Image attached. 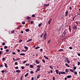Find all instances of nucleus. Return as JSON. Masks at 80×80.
I'll return each mask as SVG.
<instances>
[{"mask_svg":"<svg viewBox=\"0 0 80 80\" xmlns=\"http://www.w3.org/2000/svg\"><path fill=\"white\" fill-rule=\"evenodd\" d=\"M43 38L44 39H45L46 40H47V34L46 33L43 36Z\"/></svg>","mask_w":80,"mask_h":80,"instance_id":"f257e3e1","label":"nucleus"},{"mask_svg":"<svg viewBox=\"0 0 80 80\" xmlns=\"http://www.w3.org/2000/svg\"><path fill=\"white\" fill-rule=\"evenodd\" d=\"M52 19L51 18L50 19V20L48 22L49 25H50V22H52Z\"/></svg>","mask_w":80,"mask_h":80,"instance_id":"f03ea898","label":"nucleus"},{"mask_svg":"<svg viewBox=\"0 0 80 80\" xmlns=\"http://www.w3.org/2000/svg\"><path fill=\"white\" fill-rule=\"evenodd\" d=\"M73 28L74 30H77V27H76V26H73Z\"/></svg>","mask_w":80,"mask_h":80,"instance_id":"7ed1b4c3","label":"nucleus"},{"mask_svg":"<svg viewBox=\"0 0 80 80\" xmlns=\"http://www.w3.org/2000/svg\"><path fill=\"white\" fill-rule=\"evenodd\" d=\"M16 72H17V73H20V71L19 70H17L16 71Z\"/></svg>","mask_w":80,"mask_h":80,"instance_id":"20e7f679","label":"nucleus"},{"mask_svg":"<svg viewBox=\"0 0 80 80\" xmlns=\"http://www.w3.org/2000/svg\"><path fill=\"white\" fill-rule=\"evenodd\" d=\"M72 77V76L71 75H69V76H67V77L68 78H70V77Z\"/></svg>","mask_w":80,"mask_h":80,"instance_id":"39448f33","label":"nucleus"},{"mask_svg":"<svg viewBox=\"0 0 80 80\" xmlns=\"http://www.w3.org/2000/svg\"><path fill=\"white\" fill-rule=\"evenodd\" d=\"M65 71L67 73H68V72H69V70H68V69H66Z\"/></svg>","mask_w":80,"mask_h":80,"instance_id":"423d86ee","label":"nucleus"},{"mask_svg":"<svg viewBox=\"0 0 80 80\" xmlns=\"http://www.w3.org/2000/svg\"><path fill=\"white\" fill-rule=\"evenodd\" d=\"M31 19V18L30 17H28V18H27V20H30Z\"/></svg>","mask_w":80,"mask_h":80,"instance_id":"0eeeda50","label":"nucleus"},{"mask_svg":"<svg viewBox=\"0 0 80 80\" xmlns=\"http://www.w3.org/2000/svg\"><path fill=\"white\" fill-rule=\"evenodd\" d=\"M36 63H37V64H38L39 63V62H38V61L37 60H36Z\"/></svg>","mask_w":80,"mask_h":80,"instance_id":"6e6552de","label":"nucleus"},{"mask_svg":"<svg viewBox=\"0 0 80 80\" xmlns=\"http://www.w3.org/2000/svg\"><path fill=\"white\" fill-rule=\"evenodd\" d=\"M44 57L46 58V59H47V60H48V58L47 57L45 56H44Z\"/></svg>","mask_w":80,"mask_h":80,"instance_id":"1a4fd4ad","label":"nucleus"},{"mask_svg":"<svg viewBox=\"0 0 80 80\" xmlns=\"http://www.w3.org/2000/svg\"><path fill=\"white\" fill-rule=\"evenodd\" d=\"M20 55H22V56H23L25 55V53H21V54H20Z\"/></svg>","mask_w":80,"mask_h":80,"instance_id":"9d476101","label":"nucleus"},{"mask_svg":"<svg viewBox=\"0 0 80 80\" xmlns=\"http://www.w3.org/2000/svg\"><path fill=\"white\" fill-rule=\"evenodd\" d=\"M69 29L70 32H71V28H70V25L69 26Z\"/></svg>","mask_w":80,"mask_h":80,"instance_id":"9b49d317","label":"nucleus"},{"mask_svg":"<svg viewBox=\"0 0 80 80\" xmlns=\"http://www.w3.org/2000/svg\"><path fill=\"white\" fill-rule=\"evenodd\" d=\"M30 41H32V39H29L27 41V42H30Z\"/></svg>","mask_w":80,"mask_h":80,"instance_id":"f8f14e48","label":"nucleus"},{"mask_svg":"<svg viewBox=\"0 0 80 80\" xmlns=\"http://www.w3.org/2000/svg\"><path fill=\"white\" fill-rule=\"evenodd\" d=\"M77 17V16H75L73 18H72V20L73 21L74 20V19Z\"/></svg>","mask_w":80,"mask_h":80,"instance_id":"ddd939ff","label":"nucleus"},{"mask_svg":"<svg viewBox=\"0 0 80 80\" xmlns=\"http://www.w3.org/2000/svg\"><path fill=\"white\" fill-rule=\"evenodd\" d=\"M69 70H70V71H71V72H73V73L74 72V71L72 69H70Z\"/></svg>","mask_w":80,"mask_h":80,"instance_id":"4468645a","label":"nucleus"},{"mask_svg":"<svg viewBox=\"0 0 80 80\" xmlns=\"http://www.w3.org/2000/svg\"><path fill=\"white\" fill-rule=\"evenodd\" d=\"M28 73H27L25 75L24 77H26L28 76Z\"/></svg>","mask_w":80,"mask_h":80,"instance_id":"2eb2a0df","label":"nucleus"},{"mask_svg":"<svg viewBox=\"0 0 80 80\" xmlns=\"http://www.w3.org/2000/svg\"><path fill=\"white\" fill-rule=\"evenodd\" d=\"M62 74H65V72H61Z\"/></svg>","mask_w":80,"mask_h":80,"instance_id":"dca6fc26","label":"nucleus"},{"mask_svg":"<svg viewBox=\"0 0 80 80\" xmlns=\"http://www.w3.org/2000/svg\"><path fill=\"white\" fill-rule=\"evenodd\" d=\"M30 68H33V66L32 65H30Z\"/></svg>","mask_w":80,"mask_h":80,"instance_id":"f3484780","label":"nucleus"},{"mask_svg":"<svg viewBox=\"0 0 80 80\" xmlns=\"http://www.w3.org/2000/svg\"><path fill=\"white\" fill-rule=\"evenodd\" d=\"M42 62H43V63H45V60H44V59H42Z\"/></svg>","mask_w":80,"mask_h":80,"instance_id":"a211bd4d","label":"nucleus"},{"mask_svg":"<svg viewBox=\"0 0 80 80\" xmlns=\"http://www.w3.org/2000/svg\"><path fill=\"white\" fill-rule=\"evenodd\" d=\"M56 72L57 74H58V70H56Z\"/></svg>","mask_w":80,"mask_h":80,"instance_id":"6ab92c4d","label":"nucleus"},{"mask_svg":"<svg viewBox=\"0 0 80 80\" xmlns=\"http://www.w3.org/2000/svg\"><path fill=\"white\" fill-rule=\"evenodd\" d=\"M24 48L26 50H28V47H24Z\"/></svg>","mask_w":80,"mask_h":80,"instance_id":"aec40b11","label":"nucleus"},{"mask_svg":"<svg viewBox=\"0 0 80 80\" xmlns=\"http://www.w3.org/2000/svg\"><path fill=\"white\" fill-rule=\"evenodd\" d=\"M4 64L5 65V67H6V68H7V64H6V63H4Z\"/></svg>","mask_w":80,"mask_h":80,"instance_id":"412c9836","label":"nucleus"},{"mask_svg":"<svg viewBox=\"0 0 80 80\" xmlns=\"http://www.w3.org/2000/svg\"><path fill=\"white\" fill-rule=\"evenodd\" d=\"M24 68H25V67H24V66H22L21 67V68L22 70H23V69H24Z\"/></svg>","mask_w":80,"mask_h":80,"instance_id":"4be33fe9","label":"nucleus"},{"mask_svg":"<svg viewBox=\"0 0 80 80\" xmlns=\"http://www.w3.org/2000/svg\"><path fill=\"white\" fill-rule=\"evenodd\" d=\"M66 66H67L68 67H70V66H69V65H68L67 63L66 64Z\"/></svg>","mask_w":80,"mask_h":80,"instance_id":"5701e85b","label":"nucleus"},{"mask_svg":"<svg viewBox=\"0 0 80 80\" xmlns=\"http://www.w3.org/2000/svg\"><path fill=\"white\" fill-rule=\"evenodd\" d=\"M67 62L68 63H70V61H69L68 60H67Z\"/></svg>","mask_w":80,"mask_h":80,"instance_id":"b1692460","label":"nucleus"},{"mask_svg":"<svg viewBox=\"0 0 80 80\" xmlns=\"http://www.w3.org/2000/svg\"><path fill=\"white\" fill-rule=\"evenodd\" d=\"M40 48V47H37L35 48V49L36 50H37V49H38V48Z\"/></svg>","mask_w":80,"mask_h":80,"instance_id":"393cba45","label":"nucleus"},{"mask_svg":"<svg viewBox=\"0 0 80 80\" xmlns=\"http://www.w3.org/2000/svg\"><path fill=\"white\" fill-rule=\"evenodd\" d=\"M50 68H51V69H53V67L52 66H49Z\"/></svg>","mask_w":80,"mask_h":80,"instance_id":"a878e982","label":"nucleus"},{"mask_svg":"<svg viewBox=\"0 0 80 80\" xmlns=\"http://www.w3.org/2000/svg\"><path fill=\"white\" fill-rule=\"evenodd\" d=\"M77 69V67H73V70H76V69Z\"/></svg>","mask_w":80,"mask_h":80,"instance_id":"bb28decb","label":"nucleus"},{"mask_svg":"<svg viewBox=\"0 0 80 80\" xmlns=\"http://www.w3.org/2000/svg\"><path fill=\"white\" fill-rule=\"evenodd\" d=\"M74 74H75V75H77V72L76 71H75L74 72Z\"/></svg>","mask_w":80,"mask_h":80,"instance_id":"cd10ccee","label":"nucleus"},{"mask_svg":"<svg viewBox=\"0 0 80 80\" xmlns=\"http://www.w3.org/2000/svg\"><path fill=\"white\" fill-rule=\"evenodd\" d=\"M15 32V31L13 30L12 31H11L12 33H14Z\"/></svg>","mask_w":80,"mask_h":80,"instance_id":"c85d7f7f","label":"nucleus"},{"mask_svg":"<svg viewBox=\"0 0 80 80\" xmlns=\"http://www.w3.org/2000/svg\"><path fill=\"white\" fill-rule=\"evenodd\" d=\"M43 33H42V34H41V35L40 36V37H43Z\"/></svg>","mask_w":80,"mask_h":80,"instance_id":"c756f323","label":"nucleus"},{"mask_svg":"<svg viewBox=\"0 0 80 80\" xmlns=\"http://www.w3.org/2000/svg\"><path fill=\"white\" fill-rule=\"evenodd\" d=\"M59 51H63V49H60L59 50Z\"/></svg>","mask_w":80,"mask_h":80,"instance_id":"7c9ffc66","label":"nucleus"},{"mask_svg":"<svg viewBox=\"0 0 80 80\" xmlns=\"http://www.w3.org/2000/svg\"><path fill=\"white\" fill-rule=\"evenodd\" d=\"M37 67L38 68L40 69V66L39 65L37 66Z\"/></svg>","mask_w":80,"mask_h":80,"instance_id":"2f4dec72","label":"nucleus"},{"mask_svg":"<svg viewBox=\"0 0 80 80\" xmlns=\"http://www.w3.org/2000/svg\"><path fill=\"white\" fill-rule=\"evenodd\" d=\"M32 17H35V15L34 14L32 15Z\"/></svg>","mask_w":80,"mask_h":80,"instance_id":"473e14b6","label":"nucleus"},{"mask_svg":"<svg viewBox=\"0 0 80 80\" xmlns=\"http://www.w3.org/2000/svg\"><path fill=\"white\" fill-rule=\"evenodd\" d=\"M29 31V29H27L26 30V32H28Z\"/></svg>","mask_w":80,"mask_h":80,"instance_id":"72a5a7b5","label":"nucleus"},{"mask_svg":"<svg viewBox=\"0 0 80 80\" xmlns=\"http://www.w3.org/2000/svg\"><path fill=\"white\" fill-rule=\"evenodd\" d=\"M29 64H28V63H27L26 64V66H28V65H29Z\"/></svg>","mask_w":80,"mask_h":80,"instance_id":"f704fd0d","label":"nucleus"},{"mask_svg":"<svg viewBox=\"0 0 80 80\" xmlns=\"http://www.w3.org/2000/svg\"><path fill=\"white\" fill-rule=\"evenodd\" d=\"M5 60V58H2V60H3V61H4Z\"/></svg>","mask_w":80,"mask_h":80,"instance_id":"c9c22d12","label":"nucleus"},{"mask_svg":"<svg viewBox=\"0 0 80 80\" xmlns=\"http://www.w3.org/2000/svg\"><path fill=\"white\" fill-rule=\"evenodd\" d=\"M2 45H5V42H3L2 43Z\"/></svg>","mask_w":80,"mask_h":80,"instance_id":"e433bc0d","label":"nucleus"},{"mask_svg":"<svg viewBox=\"0 0 80 80\" xmlns=\"http://www.w3.org/2000/svg\"><path fill=\"white\" fill-rule=\"evenodd\" d=\"M26 62H27V61H25L23 62V64L25 63Z\"/></svg>","mask_w":80,"mask_h":80,"instance_id":"4c0bfd02","label":"nucleus"},{"mask_svg":"<svg viewBox=\"0 0 80 80\" xmlns=\"http://www.w3.org/2000/svg\"><path fill=\"white\" fill-rule=\"evenodd\" d=\"M80 62H78V66L80 65Z\"/></svg>","mask_w":80,"mask_h":80,"instance_id":"58836bf2","label":"nucleus"},{"mask_svg":"<svg viewBox=\"0 0 80 80\" xmlns=\"http://www.w3.org/2000/svg\"><path fill=\"white\" fill-rule=\"evenodd\" d=\"M52 80H55V77H53L52 78Z\"/></svg>","mask_w":80,"mask_h":80,"instance_id":"ea45409f","label":"nucleus"},{"mask_svg":"<svg viewBox=\"0 0 80 80\" xmlns=\"http://www.w3.org/2000/svg\"><path fill=\"white\" fill-rule=\"evenodd\" d=\"M68 11H66V12H65V14H68Z\"/></svg>","mask_w":80,"mask_h":80,"instance_id":"a19ab883","label":"nucleus"},{"mask_svg":"<svg viewBox=\"0 0 80 80\" xmlns=\"http://www.w3.org/2000/svg\"><path fill=\"white\" fill-rule=\"evenodd\" d=\"M65 34H66V33H65V31H64L63 33V35H65Z\"/></svg>","mask_w":80,"mask_h":80,"instance_id":"79ce46f5","label":"nucleus"},{"mask_svg":"<svg viewBox=\"0 0 80 80\" xmlns=\"http://www.w3.org/2000/svg\"><path fill=\"white\" fill-rule=\"evenodd\" d=\"M75 23H76V24H77V25H78V22H77L76 21Z\"/></svg>","mask_w":80,"mask_h":80,"instance_id":"37998d69","label":"nucleus"},{"mask_svg":"<svg viewBox=\"0 0 80 80\" xmlns=\"http://www.w3.org/2000/svg\"><path fill=\"white\" fill-rule=\"evenodd\" d=\"M4 48H5V49H7V46H4Z\"/></svg>","mask_w":80,"mask_h":80,"instance_id":"c03bdc74","label":"nucleus"},{"mask_svg":"<svg viewBox=\"0 0 80 80\" xmlns=\"http://www.w3.org/2000/svg\"><path fill=\"white\" fill-rule=\"evenodd\" d=\"M22 24H23V25H24V24H25V22H22Z\"/></svg>","mask_w":80,"mask_h":80,"instance_id":"a18cd8bd","label":"nucleus"},{"mask_svg":"<svg viewBox=\"0 0 80 80\" xmlns=\"http://www.w3.org/2000/svg\"><path fill=\"white\" fill-rule=\"evenodd\" d=\"M69 49H72V48H72V47H69Z\"/></svg>","mask_w":80,"mask_h":80,"instance_id":"49530a36","label":"nucleus"},{"mask_svg":"<svg viewBox=\"0 0 80 80\" xmlns=\"http://www.w3.org/2000/svg\"><path fill=\"white\" fill-rule=\"evenodd\" d=\"M8 51H9V50H8V49L6 50V52H8Z\"/></svg>","mask_w":80,"mask_h":80,"instance_id":"de8ad7c7","label":"nucleus"},{"mask_svg":"<svg viewBox=\"0 0 80 80\" xmlns=\"http://www.w3.org/2000/svg\"><path fill=\"white\" fill-rule=\"evenodd\" d=\"M12 53L13 55H15V52H12Z\"/></svg>","mask_w":80,"mask_h":80,"instance_id":"09e8293b","label":"nucleus"},{"mask_svg":"<svg viewBox=\"0 0 80 80\" xmlns=\"http://www.w3.org/2000/svg\"><path fill=\"white\" fill-rule=\"evenodd\" d=\"M15 68H16V69H18V67H16Z\"/></svg>","mask_w":80,"mask_h":80,"instance_id":"8fccbe9b","label":"nucleus"},{"mask_svg":"<svg viewBox=\"0 0 80 80\" xmlns=\"http://www.w3.org/2000/svg\"><path fill=\"white\" fill-rule=\"evenodd\" d=\"M30 73L32 74V73H33V71H31L30 72Z\"/></svg>","mask_w":80,"mask_h":80,"instance_id":"3c124183","label":"nucleus"},{"mask_svg":"<svg viewBox=\"0 0 80 80\" xmlns=\"http://www.w3.org/2000/svg\"><path fill=\"white\" fill-rule=\"evenodd\" d=\"M19 42H22V40H20L19 41Z\"/></svg>","mask_w":80,"mask_h":80,"instance_id":"603ef678","label":"nucleus"},{"mask_svg":"<svg viewBox=\"0 0 80 80\" xmlns=\"http://www.w3.org/2000/svg\"><path fill=\"white\" fill-rule=\"evenodd\" d=\"M15 65H17V62H15Z\"/></svg>","mask_w":80,"mask_h":80,"instance_id":"864d4df0","label":"nucleus"},{"mask_svg":"<svg viewBox=\"0 0 80 80\" xmlns=\"http://www.w3.org/2000/svg\"><path fill=\"white\" fill-rule=\"evenodd\" d=\"M2 73H4L5 72V71H1Z\"/></svg>","mask_w":80,"mask_h":80,"instance_id":"5fc2aeb1","label":"nucleus"},{"mask_svg":"<svg viewBox=\"0 0 80 80\" xmlns=\"http://www.w3.org/2000/svg\"><path fill=\"white\" fill-rule=\"evenodd\" d=\"M20 60V58H18L17 59H16V60Z\"/></svg>","mask_w":80,"mask_h":80,"instance_id":"6e6d98bb","label":"nucleus"},{"mask_svg":"<svg viewBox=\"0 0 80 80\" xmlns=\"http://www.w3.org/2000/svg\"><path fill=\"white\" fill-rule=\"evenodd\" d=\"M61 72H59V75H61Z\"/></svg>","mask_w":80,"mask_h":80,"instance_id":"4d7b16f0","label":"nucleus"},{"mask_svg":"<svg viewBox=\"0 0 80 80\" xmlns=\"http://www.w3.org/2000/svg\"><path fill=\"white\" fill-rule=\"evenodd\" d=\"M40 69H37V71H40Z\"/></svg>","mask_w":80,"mask_h":80,"instance_id":"13d9d810","label":"nucleus"},{"mask_svg":"<svg viewBox=\"0 0 80 80\" xmlns=\"http://www.w3.org/2000/svg\"><path fill=\"white\" fill-rule=\"evenodd\" d=\"M51 73H53V70H51Z\"/></svg>","mask_w":80,"mask_h":80,"instance_id":"bf43d9fd","label":"nucleus"},{"mask_svg":"<svg viewBox=\"0 0 80 80\" xmlns=\"http://www.w3.org/2000/svg\"><path fill=\"white\" fill-rule=\"evenodd\" d=\"M22 52H27V50H22Z\"/></svg>","mask_w":80,"mask_h":80,"instance_id":"052dcab7","label":"nucleus"},{"mask_svg":"<svg viewBox=\"0 0 80 80\" xmlns=\"http://www.w3.org/2000/svg\"><path fill=\"white\" fill-rule=\"evenodd\" d=\"M44 6H46L47 7L48 6H47V4H45L44 5Z\"/></svg>","mask_w":80,"mask_h":80,"instance_id":"680f3d73","label":"nucleus"},{"mask_svg":"<svg viewBox=\"0 0 80 80\" xmlns=\"http://www.w3.org/2000/svg\"><path fill=\"white\" fill-rule=\"evenodd\" d=\"M34 79L33 77H32L31 80H33Z\"/></svg>","mask_w":80,"mask_h":80,"instance_id":"e2e57ef3","label":"nucleus"},{"mask_svg":"<svg viewBox=\"0 0 80 80\" xmlns=\"http://www.w3.org/2000/svg\"><path fill=\"white\" fill-rule=\"evenodd\" d=\"M31 24H32L33 23V21H31Z\"/></svg>","mask_w":80,"mask_h":80,"instance_id":"0e129e2a","label":"nucleus"},{"mask_svg":"<svg viewBox=\"0 0 80 80\" xmlns=\"http://www.w3.org/2000/svg\"><path fill=\"white\" fill-rule=\"evenodd\" d=\"M18 52H20V50L18 49Z\"/></svg>","mask_w":80,"mask_h":80,"instance_id":"69168bd1","label":"nucleus"},{"mask_svg":"<svg viewBox=\"0 0 80 80\" xmlns=\"http://www.w3.org/2000/svg\"><path fill=\"white\" fill-rule=\"evenodd\" d=\"M22 77H21L20 78V80H22Z\"/></svg>","mask_w":80,"mask_h":80,"instance_id":"338daca9","label":"nucleus"},{"mask_svg":"<svg viewBox=\"0 0 80 80\" xmlns=\"http://www.w3.org/2000/svg\"><path fill=\"white\" fill-rule=\"evenodd\" d=\"M78 56H80V53H78Z\"/></svg>","mask_w":80,"mask_h":80,"instance_id":"774afa93","label":"nucleus"}]
</instances>
